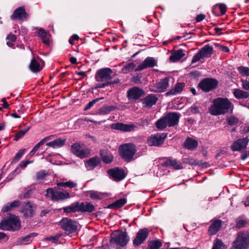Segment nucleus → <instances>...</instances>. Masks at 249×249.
<instances>
[{
	"label": "nucleus",
	"instance_id": "nucleus-26",
	"mask_svg": "<svg viewBox=\"0 0 249 249\" xmlns=\"http://www.w3.org/2000/svg\"><path fill=\"white\" fill-rule=\"evenodd\" d=\"M184 86L185 84L184 83H177L173 88L171 89L169 91L165 94V95L166 96H169L180 93L182 91Z\"/></svg>",
	"mask_w": 249,
	"mask_h": 249
},
{
	"label": "nucleus",
	"instance_id": "nucleus-5",
	"mask_svg": "<svg viewBox=\"0 0 249 249\" xmlns=\"http://www.w3.org/2000/svg\"><path fill=\"white\" fill-rule=\"evenodd\" d=\"M249 248V232L241 231L237 233L235 240L232 243V249H248Z\"/></svg>",
	"mask_w": 249,
	"mask_h": 249
},
{
	"label": "nucleus",
	"instance_id": "nucleus-17",
	"mask_svg": "<svg viewBox=\"0 0 249 249\" xmlns=\"http://www.w3.org/2000/svg\"><path fill=\"white\" fill-rule=\"evenodd\" d=\"M108 175L116 181L123 180L126 176L124 171L123 169L115 167L107 171Z\"/></svg>",
	"mask_w": 249,
	"mask_h": 249
},
{
	"label": "nucleus",
	"instance_id": "nucleus-35",
	"mask_svg": "<svg viewBox=\"0 0 249 249\" xmlns=\"http://www.w3.org/2000/svg\"><path fill=\"white\" fill-rule=\"evenodd\" d=\"M116 108L117 107L114 106H104L98 110V113L100 115L107 114L111 111L115 110Z\"/></svg>",
	"mask_w": 249,
	"mask_h": 249
},
{
	"label": "nucleus",
	"instance_id": "nucleus-9",
	"mask_svg": "<svg viewBox=\"0 0 249 249\" xmlns=\"http://www.w3.org/2000/svg\"><path fill=\"white\" fill-rule=\"evenodd\" d=\"M213 53V48L209 44L205 45L193 57L192 63H195L204 58H209Z\"/></svg>",
	"mask_w": 249,
	"mask_h": 249
},
{
	"label": "nucleus",
	"instance_id": "nucleus-29",
	"mask_svg": "<svg viewBox=\"0 0 249 249\" xmlns=\"http://www.w3.org/2000/svg\"><path fill=\"white\" fill-rule=\"evenodd\" d=\"M100 154L101 159L104 163H109L112 161L113 157L109 151L105 149L101 150Z\"/></svg>",
	"mask_w": 249,
	"mask_h": 249
},
{
	"label": "nucleus",
	"instance_id": "nucleus-53",
	"mask_svg": "<svg viewBox=\"0 0 249 249\" xmlns=\"http://www.w3.org/2000/svg\"><path fill=\"white\" fill-rule=\"evenodd\" d=\"M90 197L93 200H99L101 199L98 192L93 191L90 192Z\"/></svg>",
	"mask_w": 249,
	"mask_h": 249
},
{
	"label": "nucleus",
	"instance_id": "nucleus-15",
	"mask_svg": "<svg viewBox=\"0 0 249 249\" xmlns=\"http://www.w3.org/2000/svg\"><path fill=\"white\" fill-rule=\"evenodd\" d=\"M167 136L166 133L152 135L148 139L147 144L150 146H159L163 143Z\"/></svg>",
	"mask_w": 249,
	"mask_h": 249
},
{
	"label": "nucleus",
	"instance_id": "nucleus-57",
	"mask_svg": "<svg viewBox=\"0 0 249 249\" xmlns=\"http://www.w3.org/2000/svg\"><path fill=\"white\" fill-rule=\"evenodd\" d=\"M241 81L242 82V86L243 88L245 90H249V81L247 80H245L244 79H241Z\"/></svg>",
	"mask_w": 249,
	"mask_h": 249
},
{
	"label": "nucleus",
	"instance_id": "nucleus-28",
	"mask_svg": "<svg viewBox=\"0 0 249 249\" xmlns=\"http://www.w3.org/2000/svg\"><path fill=\"white\" fill-rule=\"evenodd\" d=\"M183 146L186 149L193 150L197 147L198 142L196 140L188 137L184 141Z\"/></svg>",
	"mask_w": 249,
	"mask_h": 249
},
{
	"label": "nucleus",
	"instance_id": "nucleus-55",
	"mask_svg": "<svg viewBox=\"0 0 249 249\" xmlns=\"http://www.w3.org/2000/svg\"><path fill=\"white\" fill-rule=\"evenodd\" d=\"M61 235L60 234H57L55 235V236H51L49 237L48 238V239L49 241H52L53 243H56L58 242L59 238L61 237Z\"/></svg>",
	"mask_w": 249,
	"mask_h": 249
},
{
	"label": "nucleus",
	"instance_id": "nucleus-23",
	"mask_svg": "<svg viewBox=\"0 0 249 249\" xmlns=\"http://www.w3.org/2000/svg\"><path fill=\"white\" fill-rule=\"evenodd\" d=\"M13 19H18L20 20H27L28 15L24 7H19L16 9L11 17Z\"/></svg>",
	"mask_w": 249,
	"mask_h": 249
},
{
	"label": "nucleus",
	"instance_id": "nucleus-8",
	"mask_svg": "<svg viewBox=\"0 0 249 249\" xmlns=\"http://www.w3.org/2000/svg\"><path fill=\"white\" fill-rule=\"evenodd\" d=\"M218 84V81L212 78H206L200 81L198 87L203 91L208 92L216 88Z\"/></svg>",
	"mask_w": 249,
	"mask_h": 249
},
{
	"label": "nucleus",
	"instance_id": "nucleus-43",
	"mask_svg": "<svg viewBox=\"0 0 249 249\" xmlns=\"http://www.w3.org/2000/svg\"><path fill=\"white\" fill-rule=\"evenodd\" d=\"M136 65L133 62H131L125 65L122 69V71L124 73H127L133 70L135 67Z\"/></svg>",
	"mask_w": 249,
	"mask_h": 249
},
{
	"label": "nucleus",
	"instance_id": "nucleus-1",
	"mask_svg": "<svg viewBox=\"0 0 249 249\" xmlns=\"http://www.w3.org/2000/svg\"><path fill=\"white\" fill-rule=\"evenodd\" d=\"M233 108V105L228 98L218 97L213 100L209 110L211 115L218 116L231 113Z\"/></svg>",
	"mask_w": 249,
	"mask_h": 249
},
{
	"label": "nucleus",
	"instance_id": "nucleus-37",
	"mask_svg": "<svg viewBox=\"0 0 249 249\" xmlns=\"http://www.w3.org/2000/svg\"><path fill=\"white\" fill-rule=\"evenodd\" d=\"M235 223V228L239 229L246 227L248 222L247 219H244L241 217H238L236 219Z\"/></svg>",
	"mask_w": 249,
	"mask_h": 249
},
{
	"label": "nucleus",
	"instance_id": "nucleus-6",
	"mask_svg": "<svg viewBox=\"0 0 249 249\" xmlns=\"http://www.w3.org/2000/svg\"><path fill=\"white\" fill-rule=\"evenodd\" d=\"M20 223L19 218L15 215L10 214L7 219L0 223V229L3 231H15L19 229Z\"/></svg>",
	"mask_w": 249,
	"mask_h": 249
},
{
	"label": "nucleus",
	"instance_id": "nucleus-31",
	"mask_svg": "<svg viewBox=\"0 0 249 249\" xmlns=\"http://www.w3.org/2000/svg\"><path fill=\"white\" fill-rule=\"evenodd\" d=\"M184 55L185 53L183 50H178L175 51L170 56L169 60L171 62H175L181 59Z\"/></svg>",
	"mask_w": 249,
	"mask_h": 249
},
{
	"label": "nucleus",
	"instance_id": "nucleus-3",
	"mask_svg": "<svg viewBox=\"0 0 249 249\" xmlns=\"http://www.w3.org/2000/svg\"><path fill=\"white\" fill-rule=\"evenodd\" d=\"M137 150L136 145L133 143L123 144L119 146L118 149L120 157L127 162L134 159Z\"/></svg>",
	"mask_w": 249,
	"mask_h": 249
},
{
	"label": "nucleus",
	"instance_id": "nucleus-40",
	"mask_svg": "<svg viewBox=\"0 0 249 249\" xmlns=\"http://www.w3.org/2000/svg\"><path fill=\"white\" fill-rule=\"evenodd\" d=\"M57 185L60 187H66L70 188H73L77 187V183L69 180L66 182H60L57 183Z\"/></svg>",
	"mask_w": 249,
	"mask_h": 249
},
{
	"label": "nucleus",
	"instance_id": "nucleus-20",
	"mask_svg": "<svg viewBox=\"0 0 249 249\" xmlns=\"http://www.w3.org/2000/svg\"><path fill=\"white\" fill-rule=\"evenodd\" d=\"M222 223L220 219H213L208 230V234L211 236L215 235L220 230Z\"/></svg>",
	"mask_w": 249,
	"mask_h": 249
},
{
	"label": "nucleus",
	"instance_id": "nucleus-22",
	"mask_svg": "<svg viewBox=\"0 0 249 249\" xmlns=\"http://www.w3.org/2000/svg\"><path fill=\"white\" fill-rule=\"evenodd\" d=\"M161 165L164 167L170 166L175 170L182 169L183 168L181 162L171 158H166V160L161 163Z\"/></svg>",
	"mask_w": 249,
	"mask_h": 249
},
{
	"label": "nucleus",
	"instance_id": "nucleus-39",
	"mask_svg": "<svg viewBox=\"0 0 249 249\" xmlns=\"http://www.w3.org/2000/svg\"><path fill=\"white\" fill-rule=\"evenodd\" d=\"M162 243L159 240L149 242L147 249H159L162 246Z\"/></svg>",
	"mask_w": 249,
	"mask_h": 249
},
{
	"label": "nucleus",
	"instance_id": "nucleus-64",
	"mask_svg": "<svg viewBox=\"0 0 249 249\" xmlns=\"http://www.w3.org/2000/svg\"><path fill=\"white\" fill-rule=\"evenodd\" d=\"M32 162H33V161H29V160L24 161L23 160V161H22L20 163L19 166L22 168H24V167H26L28 164L32 163Z\"/></svg>",
	"mask_w": 249,
	"mask_h": 249
},
{
	"label": "nucleus",
	"instance_id": "nucleus-11",
	"mask_svg": "<svg viewBox=\"0 0 249 249\" xmlns=\"http://www.w3.org/2000/svg\"><path fill=\"white\" fill-rule=\"evenodd\" d=\"M113 71L108 68H102L98 70L95 75L97 82H113L110 80L113 77Z\"/></svg>",
	"mask_w": 249,
	"mask_h": 249
},
{
	"label": "nucleus",
	"instance_id": "nucleus-2",
	"mask_svg": "<svg viewBox=\"0 0 249 249\" xmlns=\"http://www.w3.org/2000/svg\"><path fill=\"white\" fill-rule=\"evenodd\" d=\"M180 114L178 112H170L161 117L156 123L157 127L163 130L167 126L172 127L178 125Z\"/></svg>",
	"mask_w": 249,
	"mask_h": 249
},
{
	"label": "nucleus",
	"instance_id": "nucleus-58",
	"mask_svg": "<svg viewBox=\"0 0 249 249\" xmlns=\"http://www.w3.org/2000/svg\"><path fill=\"white\" fill-rule=\"evenodd\" d=\"M48 35V33L45 31L44 29L40 28L38 29L37 36L41 38H42L44 36Z\"/></svg>",
	"mask_w": 249,
	"mask_h": 249
},
{
	"label": "nucleus",
	"instance_id": "nucleus-7",
	"mask_svg": "<svg viewBox=\"0 0 249 249\" xmlns=\"http://www.w3.org/2000/svg\"><path fill=\"white\" fill-rule=\"evenodd\" d=\"M129 240V238L126 231H115L111 234L110 242L123 247L126 245Z\"/></svg>",
	"mask_w": 249,
	"mask_h": 249
},
{
	"label": "nucleus",
	"instance_id": "nucleus-38",
	"mask_svg": "<svg viewBox=\"0 0 249 249\" xmlns=\"http://www.w3.org/2000/svg\"><path fill=\"white\" fill-rule=\"evenodd\" d=\"M36 235L37 234L35 232L30 233L25 236L19 238L18 242L19 243H24L25 244H28L31 241V238L35 237Z\"/></svg>",
	"mask_w": 249,
	"mask_h": 249
},
{
	"label": "nucleus",
	"instance_id": "nucleus-46",
	"mask_svg": "<svg viewBox=\"0 0 249 249\" xmlns=\"http://www.w3.org/2000/svg\"><path fill=\"white\" fill-rule=\"evenodd\" d=\"M237 70L242 75L249 76V68L241 66L237 68Z\"/></svg>",
	"mask_w": 249,
	"mask_h": 249
},
{
	"label": "nucleus",
	"instance_id": "nucleus-25",
	"mask_svg": "<svg viewBox=\"0 0 249 249\" xmlns=\"http://www.w3.org/2000/svg\"><path fill=\"white\" fill-rule=\"evenodd\" d=\"M36 207L33 205L30 202H28L23 207L21 212L26 217H32L35 214Z\"/></svg>",
	"mask_w": 249,
	"mask_h": 249
},
{
	"label": "nucleus",
	"instance_id": "nucleus-62",
	"mask_svg": "<svg viewBox=\"0 0 249 249\" xmlns=\"http://www.w3.org/2000/svg\"><path fill=\"white\" fill-rule=\"evenodd\" d=\"M11 205L9 203H7L5 205H4L2 210L1 211L3 213H6L8 211H10L11 209H12V208L10 207Z\"/></svg>",
	"mask_w": 249,
	"mask_h": 249
},
{
	"label": "nucleus",
	"instance_id": "nucleus-32",
	"mask_svg": "<svg viewBox=\"0 0 249 249\" xmlns=\"http://www.w3.org/2000/svg\"><path fill=\"white\" fill-rule=\"evenodd\" d=\"M233 94L234 97L237 99H245L249 97V93L248 92L238 89H234Z\"/></svg>",
	"mask_w": 249,
	"mask_h": 249
},
{
	"label": "nucleus",
	"instance_id": "nucleus-50",
	"mask_svg": "<svg viewBox=\"0 0 249 249\" xmlns=\"http://www.w3.org/2000/svg\"><path fill=\"white\" fill-rule=\"evenodd\" d=\"M29 130V127H28L25 129L20 130L16 134L14 140L16 141L18 140L19 139L21 138Z\"/></svg>",
	"mask_w": 249,
	"mask_h": 249
},
{
	"label": "nucleus",
	"instance_id": "nucleus-45",
	"mask_svg": "<svg viewBox=\"0 0 249 249\" xmlns=\"http://www.w3.org/2000/svg\"><path fill=\"white\" fill-rule=\"evenodd\" d=\"M25 149H22L18 151V152L17 153V154L15 155V156L13 159L11 164H13L16 163H17L22 157L23 155L24 154L25 152Z\"/></svg>",
	"mask_w": 249,
	"mask_h": 249
},
{
	"label": "nucleus",
	"instance_id": "nucleus-19",
	"mask_svg": "<svg viewBox=\"0 0 249 249\" xmlns=\"http://www.w3.org/2000/svg\"><path fill=\"white\" fill-rule=\"evenodd\" d=\"M159 99L158 96L154 94H149L141 100L144 107H151L155 105Z\"/></svg>",
	"mask_w": 249,
	"mask_h": 249
},
{
	"label": "nucleus",
	"instance_id": "nucleus-33",
	"mask_svg": "<svg viewBox=\"0 0 249 249\" xmlns=\"http://www.w3.org/2000/svg\"><path fill=\"white\" fill-rule=\"evenodd\" d=\"M66 142L65 139H57L47 143V145L53 148H58L64 145Z\"/></svg>",
	"mask_w": 249,
	"mask_h": 249
},
{
	"label": "nucleus",
	"instance_id": "nucleus-34",
	"mask_svg": "<svg viewBox=\"0 0 249 249\" xmlns=\"http://www.w3.org/2000/svg\"><path fill=\"white\" fill-rule=\"evenodd\" d=\"M126 202V200L125 198H121L108 205L107 208L109 209L119 208L123 207Z\"/></svg>",
	"mask_w": 249,
	"mask_h": 249
},
{
	"label": "nucleus",
	"instance_id": "nucleus-61",
	"mask_svg": "<svg viewBox=\"0 0 249 249\" xmlns=\"http://www.w3.org/2000/svg\"><path fill=\"white\" fill-rule=\"evenodd\" d=\"M6 39L7 40H10L11 42H14L16 41L17 36L13 34L12 33H10L7 36Z\"/></svg>",
	"mask_w": 249,
	"mask_h": 249
},
{
	"label": "nucleus",
	"instance_id": "nucleus-56",
	"mask_svg": "<svg viewBox=\"0 0 249 249\" xmlns=\"http://www.w3.org/2000/svg\"><path fill=\"white\" fill-rule=\"evenodd\" d=\"M47 139V138H45L44 139L40 141L38 143H37L33 148L34 150L37 151V150L39 149V148L45 142L46 140Z\"/></svg>",
	"mask_w": 249,
	"mask_h": 249
},
{
	"label": "nucleus",
	"instance_id": "nucleus-51",
	"mask_svg": "<svg viewBox=\"0 0 249 249\" xmlns=\"http://www.w3.org/2000/svg\"><path fill=\"white\" fill-rule=\"evenodd\" d=\"M47 173L45 171L41 170L36 173V179L37 180H42L45 178Z\"/></svg>",
	"mask_w": 249,
	"mask_h": 249
},
{
	"label": "nucleus",
	"instance_id": "nucleus-49",
	"mask_svg": "<svg viewBox=\"0 0 249 249\" xmlns=\"http://www.w3.org/2000/svg\"><path fill=\"white\" fill-rule=\"evenodd\" d=\"M136 126L133 124H123L122 131L124 132H130L134 129Z\"/></svg>",
	"mask_w": 249,
	"mask_h": 249
},
{
	"label": "nucleus",
	"instance_id": "nucleus-18",
	"mask_svg": "<svg viewBox=\"0 0 249 249\" xmlns=\"http://www.w3.org/2000/svg\"><path fill=\"white\" fill-rule=\"evenodd\" d=\"M249 140L247 137L241 138L234 141L231 145L233 151H239L247 147Z\"/></svg>",
	"mask_w": 249,
	"mask_h": 249
},
{
	"label": "nucleus",
	"instance_id": "nucleus-12",
	"mask_svg": "<svg viewBox=\"0 0 249 249\" xmlns=\"http://www.w3.org/2000/svg\"><path fill=\"white\" fill-rule=\"evenodd\" d=\"M169 77H166L160 79L159 82L149 86V90L153 92H164L169 87Z\"/></svg>",
	"mask_w": 249,
	"mask_h": 249
},
{
	"label": "nucleus",
	"instance_id": "nucleus-16",
	"mask_svg": "<svg viewBox=\"0 0 249 249\" xmlns=\"http://www.w3.org/2000/svg\"><path fill=\"white\" fill-rule=\"evenodd\" d=\"M149 230L147 228L140 229L137 233L136 236L133 240V244L135 246H139L142 244L148 237Z\"/></svg>",
	"mask_w": 249,
	"mask_h": 249
},
{
	"label": "nucleus",
	"instance_id": "nucleus-24",
	"mask_svg": "<svg viewBox=\"0 0 249 249\" xmlns=\"http://www.w3.org/2000/svg\"><path fill=\"white\" fill-rule=\"evenodd\" d=\"M101 163V160L98 156L91 158L85 161V165L88 170H92Z\"/></svg>",
	"mask_w": 249,
	"mask_h": 249
},
{
	"label": "nucleus",
	"instance_id": "nucleus-60",
	"mask_svg": "<svg viewBox=\"0 0 249 249\" xmlns=\"http://www.w3.org/2000/svg\"><path fill=\"white\" fill-rule=\"evenodd\" d=\"M218 6L221 14L222 15L225 14L227 10V7L226 5L224 4H219Z\"/></svg>",
	"mask_w": 249,
	"mask_h": 249
},
{
	"label": "nucleus",
	"instance_id": "nucleus-54",
	"mask_svg": "<svg viewBox=\"0 0 249 249\" xmlns=\"http://www.w3.org/2000/svg\"><path fill=\"white\" fill-rule=\"evenodd\" d=\"M123 123H114L112 124L111 125V128L116 130H119L122 131Z\"/></svg>",
	"mask_w": 249,
	"mask_h": 249
},
{
	"label": "nucleus",
	"instance_id": "nucleus-59",
	"mask_svg": "<svg viewBox=\"0 0 249 249\" xmlns=\"http://www.w3.org/2000/svg\"><path fill=\"white\" fill-rule=\"evenodd\" d=\"M11 205V207L13 208L18 207L20 205V202L19 200H16L12 202H9Z\"/></svg>",
	"mask_w": 249,
	"mask_h": 249
},
{
	"label": "nucleus",
	"instance_id": "nucleus-48",
	"mask_svg": "<svg viewBox=\"0 0 249 249\" xmlns=\"http://www.w3.org/2000/svg\"><path fill=\"white\" fill-rule=\"evenodd\" d=\"M183 162L191 165H196L198 164L197 161L193 158H184L183 159Z\"/></svg>",
	"mask_w": 249,
	"mask_h": 249
},
{
	"label": "nucleus",
	"instance_id": "nucleus-13",
	"mask_svg": "<svg viewBox=\"0 0 249 249\" xmlns=\"http://www.w3.org/2000/svg\"><path fill=\"white\" fill-rule=\"evenodd\" d=\"M59 225L68 233H74L77 229V223L68 218H63L59 222Z\"/></svg>",
	"mask_w": 249,
	"mask_h": 249
},
{
	"label": "nucleus",
	"instance_id": "nucleus-52",
	"mask_svg": "<svg viewBox=\"0 0 249 249\" xmlns=\"http://www.w3.org/2000/svg\"><path fill=\"white\" fill-rule=\"evenodd\" d=\"M20 172L19 167H17L13 173H12L9 176L6 178V181H9L10 180L13 179L16 176V175L18 174Z\"/></svg>",
	"mask_w": 249,
	"mask_h": 249
},
{
	"label": "nucleus",
	"instance_id": "nucleus-44",
	"mask_svg": "<svg viewBox=\"0 0 249 249\" xmlns=\"http://www.w3.org/2000/svg\"><path fill=\"white\" fill-rule=\"evenodd\" d=\"M119 82H120L119 79L115 80L113 81V82H102L103 83H102V84H96L95 85H94V89H97L98 88H104L105 87L108 86V85H111L113 84L118 83Z\"/></svg>",
	"mask_w": 249,
	"mask_h": 249
},
{
	"label": "nucleus",
	"instance_id": "nucleus-36",
	"mask_svg": "<svg viewBox=\"0 0 249 249\" xmlns=\"http://www.w3.org/2000/svg\"><path fill=\"white\" fill-rule=\"evenodd\" d=\"M64 213H71L79 212V202H75L68 207L63 208Z\"/></svg>",
	"mask_w": 249,
	"mask_h": 249
},
{
	"label": "nucleus",
	"instance_id": "nucleus-21",
	"mask_svg": "<svg viewBox=\"0 0 249 249\" xmlns=\"http://www.w3.org/2000/svg\"><path fill=\"white\" fill-rule=\"evenodd\" d=\"M157 65V61L153 57H147L135 69L136 71H141L147 68H152Z\"/></svg>",
	"mask_w": 249,
	"mask_h": 249
},
{
	"label": "nucleus",
	"instance_id": "nucleus-27",
	"mask_svg": "<svg viewBox=\"0 0 249 249\" xmlns=\"http://www.w3.org/2000/svg\"><path fill=\"white\" fill-rule=\"evenodd\" d=\"M95 209L94 206L88 202H79V212L91 213Z\"/></svg>",
	"mask_w": 249,
	"mask_h": 249
},
{
	"label": "nucleus",
	"instance_id": "nucleus-42",
	"mask_svg": "<svg viewBox=\"0 0 249 249\" xmlns=\"http://www.w3.org/2000/svg\"><path fill=\"white\" fill-rule=\"evenodd\" d=\"M226 121L231 126L236 125L239 123V120L234 116L231 115L227 118Z\"/></svg>",
	"mask_w": 249,
	"mask_h": 249
},
{
	"label": "nucleus",
	"instance_id": "nucleus-4",
	"mask_svg": "<svg viewBox=\"0 0 249 249\" xmlns=\"http://www.w3.org/2000/svg\"><path fill=\"white\" fill-rule=\"evenodd\" d=\"M46 192V196L53 201L58 202L71 197L68 191L64 190H61V189L57 187L48 188Z\"/></svg>",
	"mask_w": 249,
	"mask_h": 249
},
{
	"label": "nucleus",
	"instance_id": "nucleus-30",
	"mask_svg": "<svg viewBox=\"0 0 249 249\" xmlns=\"http://www.w3.org/2000/svg\"><path fill=\"white\" fill-rule=\"evenodd\" d=\"M30 70L33 72H37L40 71L42 67L40 66L38 61H37L35 57H34L31 61L29 65Z\"/></svg>",
	"mask_w": 249,
	"mask_h": 249
},
{
	"label": "nucleus",
	"instance_id": "nucleus-63",
	"mask_svg": "<svg viewBox=\"0 0 249 249\" xmlns=\"http://www.w3.org/2000/svg\"><path fill=\"white\" fill-rule=\"evenodd\" d=\"M190 111L193 113H198L199 110L198 107L196 106H193L190 107Z\"/></svg>",
	"mask_w": 249,
	"mask_h": 249
},
{
	"label": "nucleus",
	"instance_id": "nucleus-41",
	"mask_svg": "<svg viewBox=\"0 0 249 249\" xmlns=\"http://www.w3.org/2000/svg\"><path fill=\"white\" fill-rule=\"evenodd\" d=\"M227 247L226 245H225L222 241L216 238L213 243V247L212 249H226Z\"/></svg>",
	"mask_w": 249,
	"mask_h": 249
},
{
	"label": "nucleus",
	"instance_id": "nucleus-10",
	"mask_svg": "<svg viewBox=\"0 0 249 249\" xmlns=\"http://www.w3.org/2000/svg\"><path fill=\"white\" fill-rule=\"evenodd\" d=\"M71 152L77 157L84 159L89 157L90 155V150L86 147L85 145L78 143H74L71 146Z\"/></svg>",
	"mask_w": 249,
	"mask_h": 249
},
{
	"label": "nucleus",
	"instance_id": "nucleus-47",
	"mask_svg": "<svg viewBox=\"0 0 249 249\" xmlns=\"http://www.w3.org/2000/svg\"><path fill=\"white\" fill-rule=\"evenodd\" d=\"M104 98L103 97H101V98H96L95 99H94L93 100H92L91 101L89 102L85 107L84 109V110L85 111H87V110H88L89 109H90L93 106V105L96 103L97 102H98L99 101H100V100L101 99H103Z\"/></svg>",
	"mask_w": 249,
	"mask_h": 249
},
{
	"label": "nucleus",
	"instance_id": "nucleus-14",
	"mask_svg": "<svg viewBox=\"0 0 249 249\" xmlns=\"http://www.w3.org/2000/svg\"><path fill=\"white\" fill-rule=\"evenodd\" d=\"M145 94L144 90L136 86L133 87L127 91L126 96L130 101H136Z\"/></svg>",
	"mask_w": 249,
	"mask_h": 249
}]
</instances>
